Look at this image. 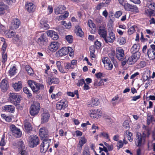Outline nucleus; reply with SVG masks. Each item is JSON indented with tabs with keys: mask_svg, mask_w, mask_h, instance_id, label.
Returning a JSON list of instances; mask_svg holds the SVG:
<instances>
[{
	"mask_svg": "<svg viewBox=\"0 0 155 155\" xmlns=\"http://www.w3.org/2000/svg\"><path fill=\"white\" fill-rule=\"evenodd\" d=\"M5 36L8 38H12V41L19 45L22 43V39L20 34L11 31L7 33Z\"/></svg>",
	"mask_w": 155,
	"mask_h": 155,
	"instance_id": "obj_1",
	"label": "nucleus"
},
{
	"mask_svg": "<svg viewBox=\"0 0 155 155\" xmlns=\"http://www.w3.org/2000/svg\"><path fill=\"white\" fill-rule=\"evenodd\" d=\"M68 54H69L70 56H73L74 51L73 49L70 47H64L57 51L56 53V57H59L65 56Z\"/></svg>",
	"mask_w": 155,
	"mask_h": 155,
	"instance_id": "obj_2",
	"label": "nucleus"
},
{
	"mask_svg": "<svg viewBox=\"0 0 155 155\" xmlns=\"http://www.w3.org/2000/svg\"><path fill=\"white\" fill-rule=\"evenodd\" d=\"M27 83L29 86L31 87L34 92H37L39 90L44 89V85L42 84L38 83L33 80H29Z\"/></svg>",
	"mask_w": 155,
	"mask_h": 155,
	"instance_id": "obj_3",
	"label": "nucleus"
},
{
	"mask_svg": "<svg viewBox=\"0 0 155 155\" xmlns=\"http://www.w3.org/2000/svg\"><path fill=\"white\" fill-rule=\"evenodd\" d=\"M140 58V54H134L132 56L125 59L122 62V64L125 65L127 63L129 65H131L134 64Z\"/></svg>",
	"mask_w": 155,
	"mask_h": 155,
	"instance_id": "obj_4",
	"label": "nucleus"
},
{
	"mask_svg": "<svg viewBox=\"0 0 155 155\" xmlns=\"http://www.w3.org/2000/svg\"><path fill=\"white\" fill-rule=\"evenodd\" d=\"M51 139L49 138L43 139L41 145L40 151L41 153H45L48 150L51 143Z\"/></svg>",
	"mask_w": 155,
	"mask_h": 155,
	"instance_id": "obj_5",
	"label": "nucleus"
},
{
	"mask_svg": "<svg viewBox=\"0 0 155 155\" xmlns=\"http://www.w3.org/2000/svg\"><path fill=\"white\" fill-rule=\"evenodd\" d=\"M40 109V104L38 102L34 103L30 107V114L32 116L37 114L39 112Z\"/></svg>",
	"mask_w": 155,
	"mask_h": 155,
	"instance_id": "obj_6",
	"label": "nucleus"
},
{
	"mask_svg": "<svg viewBox=\"0 0 155 155\" xmlns=\"http://www.w3.org/2000/svg\"><path fill=\"white\" fill-rule=\"evenodd\" d=\"M36 34L40 35V37L37 39V42L39 44L41 45H45L48 41L47 38L45 34L44 33H41L39 31H37Z\"/></svg>",
	"mask_w": 155,
	"mask_h": 155,
	"instance_id": "obj_7",
	"label": "nucleus"
},
{
	"mask_svg": "<svg viewBox=\"0 0 155 155\" xmlns=\"http://www.w3.org/2000/svg\"><path fill=\"white\" fill-rule=\"evenodd\" d=\"M29 146L31 147H34L39 143V139L36 135L31 136L28 141Z\"/></svg>",
	"mask_w": 155,
	"mask_h": 155,
	"instance_id": "obj_8",
	"label": "nucleus"
},
{
	"mask_svg": "<svg viewBox=\"0 0 155 155\" xmlns=\"http://www.w3.org/2000/svg\"><path fill=\"white\" fill-rule=\"evenodd\" d=\"M9 97L11 101L13 104L20 103L21 98V96L16 93H10Z\"/></svg>",
	"mask_w": 155,
	"mask_h": 155,
	"instance_id": "obj_9",
	"label": "nucleus"
},
{
	"mask_svg": "<svg viewBox=\"0 0 155 155\" xmlns=\"http://www.w3.org/2000/svg\"><path fill=\"white\" fill-rule=\"evenodd\" d=\"M10 129L12 134L16 137H19L21 135V132L20 129L16 127L13 124L10 126Z\"/></svg>",
	"mask_w": 155,
	"mask_h": 155,
	"instance_id": "obj_10",
	"label": "nucleus"
},
{
	"mask_svg": "<svg viewBox=\"0 0 155 155\" xmlns=\"http://www.w3.org/2000/svg\"><path fill=\"white\" fill-rule=\"evenodd\" d=\"M150 47L151 49H148L147 54L150 60L154 59L155 58V45L154 44L151 45Z\"/></svg>",
	"mask_w": 155,
	"mask_h": 155,
	"instance_id": "obj_11",
	"label": "nucleus"
},
{
	"mask_svg": "<svg viewBox=\"0 0 155 155\" xmlns=\"http://www.w3.org/2000/svg\"><path fill=\"white\" fill-rule=\"evenodd\" d=\"M60 47L59 43L57 41H53L48 46V48L53 52L56 51Z\"/></svg>",
	"mask_w": 155,
	"mask_h": 155,
	"instance_id": "obj_12",
	"label": "nucleus"
},
{
	"mask_svg": "<svg viewBox=\"0 0 155 155\" xmlns=\"http://www.w3.org/2000/svg\"><path fill=\"white\" fill-rule=\"evenodd\" d=\"M50 117V115L48 111L47 110H44L41 115V123L43 124L48 122Z\"/></svg>",
	"mask_w": 155,
	"mask_h": 155,
	"instance_id": "obj_13",
	"label": "nucleus"
},
{
	"mask_svg": "<svg viewBox=\"0 0 155 155\" xmlns=\"http://www.w3.org/2000/svg\"><path fill=\"white\" fill-rule=\"evenodd\" d=\"M124 55L123 49L120 47H118L116 49V56L118 60H121L124 58Z\"/></svg>",
	"mask_w": 155,
	"mask_h": 155,
	"instance_id": "obj_14",
	"label": "nucleus"
},
{
	"mask_svg": "<svg viewBox=\"0 0 155 155\" xmlns=\"http://www.w3.org/2000/svg\"><path fill=\"white\" fill-rule=\"evenodd\" d=\"M67 102L65 100H61L57 102L56 104V108L58 110H64L67 107Z\"/></svg>",
	"mask_w": 155,
	"mask_h": 155,
	"instance_id": "obj_15",
	"label": "nucleus"
},
{
	"mask_svg": "<svg viewBox=\"0 0 155 155\" xmlns=\"http://www.w3.org/2000/svg\"><path fill=\"white\" fill-rule=\"evenodd\" d=\"M98 34L100 37L105 39L107 36V33L106 28L104 25L101 26L99 27L98 30Z\"/></svg>",
	"mask_w": 155,
	"mask_h": 155,
	"instance_id": "obj_16",
	"label": "nucleus"
},
{
	"mask_svg": "<svg viewBox=\"0 0 155 155\" xmlns=\"http://www.w3.org/2000/svg\"><path fill=\"white\" fill-rule=\"evenodd\" d=\"M48 129L45 127H42L39 129V134L41 137L44 139L47 138L48 136Z\"/></svg>",
	"mask_w": 155,
	"mask_h": 155,
	"instance_id": "obj_17",
	"label": "nucleus"
},
{
	"mask_svg": "<svg viewBox=\"0 0 155 155\" xmlns=\"http://www.w3.org/2000/svg\"><path fill=\"white\" fill-rule=\"evenodd\" d=\"M20 24V21L17 18L13 19L12 21L10 28L12 30L16 29L18 28Z\"/></svg>",
	"mask_w": 155,
	"mask_h": 155,
	"instance_id": "obj_18",
	"label": "nucleus"
},
{
	"mask_svg": "<svg viewBox=\"0 0 155 155\" xmlns=\"http://www.w3.org/2000/svg\"><path fill=\"white\" fill-rule=\"evenodd\" d=\"M109 36H106L104 41L107 43H112L115 39V36L114 33L111 31L109 33Z\"/></svg>",
	"mask_w": 155,
	"mask_h": 155,
	"instance_id": "obj_19",
	"label": "nucleus"
},
{
	"mask_svg": "<svg viewBox=\"0 0 155 155\" xmlns=\"http://www.w3.org/2000/svg\"><path fill=\"white\" fill-rule=\"evenodd\" d=\"M47 35L54 40H57L58 38L57 33L53 30H48L47 31Z\"/></svg>",
	"mask_w": 155,
	"mask_h": 155,
	"instance_id": "obj_20",
	"label": "nucleus"
},
{
	"mask_svg": "<svg viewBox=\"0 0 155 155\" xmlns=\"http://www.w3.org/2000/svg\"><path fill=\"white\" fill-rule=\"evenodd\" d=\"M65 7L63 5H59L54 8V12L56 15L61 14L65 10Z\"/></svg>",
	"mask_w": 155,
	"mask_h": 155,
	"instance_id": "obj_21",
	"label": "nucleus"
},
{
	"mask_svg": "<svg viewBox=\"0 0 155 155\" xmlns=\"http://www.w3.org/2000/svg\"><path fill=\"white\" fill-rule=\"evenodd\" d=\"M47 83L49 85L51 84H58L59 83V79L55 77L51 78L50 77H48L46 80Z\"/></svg>",
	"mask_w": 155,
	"mask_h": 155,
	"instance_id": "obj_22",
	"label": "nucleus"
},
{
	"mask_svg": "<svg viewBox=\"0 0 155 155\" xmlns=\"http://www.w3.org/2000/svg\"><path fill=\"white\" fill-rule=\"evenodd\" d=\"M137 138L138 140L137 144V145L138 147H140L145 143V137H141L137 134Z\"/></svg>",
	"mask_w": 155,
	"mask_h": 155,
	"instance_id": "obj_23",
	"label": "nucleus"
},
{
	"mask_svg": "<svg viewBox=\"0 0 155 155\" xmlns=\"http://www.w3.org/2000/svg\"><path fill=\"white\" fill-rule=\"evenodd\" d=\"M5 111L13 113L15 111V107L12 105H5L2 107Z\"/></svg>",
	"mask_w": 155,
	"mask_h": 155,
	"instance_id": "obj_24",
	"label": "nucleus"
},
{
	"mask_svg": "<svg viewBox=\"0 0 155 155\" xmlns=\"http://www.w3.org/2000/svg\"><path fill=\"white\" fill-rule=\"evenodd\" d=\"M12 86L14 90L16 91H20L22 88V87L21 82L20 81H18L17 82L13 84Z\"/></svg>",
	"mask_w": 155,
	"mask_h": 155,
	"instance_id": "obj_25",
	"label": "nucleus"
},
{
	"mask_svg": "<svg viewBox=\"0 0 155 155\" xmlns=\"http://www.w3.org/2000/svg\"><path fill=\"white\" fill-rule=\"evenodd\" d=\"M25 7L27 10L30 12L34 11L35 8V6L32 3H28L26 4Z\"/></svg>",
	"mask_w": 155,
	"mask_h": 155,
	"instance_id": "obj_26",
	"label": "nucleus"
},
{
	"mask_svg": "<svg viewBox=\"0 0 155 155\" xmlns=\"http://www.w3.org/2000/svg\"><path fill=\"white\" fill-rule=\"evenodd\" d=\"M1 88L3 91H6L8 87L7 84V81L5 79L3 80L1 84Z\"/></svg>",
	"mask_w": 155,
	"mask_h": 155,
	"instance_id": "obj_27",
	"label": "nucleus"
},
{
	"mask_svg": "<svg viewBox=\"0 0 155 155\" xmlns=\"http://www.w3.org/2000/svg\"><path fill=\"white\" fill-rule=\"evenodd\" d=\"M62 63V62L60 61H57L56 63V66L58 69L61 73L64 74L66 73V72L64 70L63 67L61 66Z\"/></svg>",
	"mask_w": 155,
	"mask_h": 155,
	"instance_id": "obj_28",
	"label": "nucleus"
},
{
	"mask_svg": "<svg viewBox=\"0 0 155 155\" xmlns=\"http://www.w3.org/2000/svg\"><path fill=\"white\" fill-rule=\"evenodd\" d=\"M75 31L77 35L78 36L81 37L84 35L83 32L80 27L79 25H77L75 27Z\"/></svg>",
	"mask_w": 155,
	"mask_h": 155,
	"instance_id": "obj_29",
	"label": "nucleus"
},
{
	"mask_svg": "<svg viewBox=\"0 0 155 155\" xmlns=\"http://www.w3.org/2000/svg\"><path fill=\"white\" fill-rule=\"evenodd\" d=\"M99 104V101L97 98H93L91 100V104H88V107H92L94 106H97Z\"/></svg>",
	"mask_w": 155,
	"mask_h": 155,
	"instance_id": "obj_30",
	"label": "nucleus"
},
{
	"mask_svg": "<svg viewBox=\"0 0 155 155\" xmlns=\"http://www.w3.org/2000/svg\"><path fill=\"white\" fill-rule=\"evenodd\" d=\"M8 8V7L5 4L2 3H0V14H3L5 10Z\"/></svg>",
	"mask_w": 155,
	"mask_h": 155,
	"instance_id": "obj_31",
	"label": "nucleus"
},
{
	"mask_svg": "<svg viewBox=\"0 0 155 155\" xmlns=\"http://www.w3.org/2000/svg\"><path fill=\"white\" fill-rule=\"evenodd\" d=\"M139 46L137 44H134L131 48L130 51L133 54H138L139 53L137 52L139 51Z\"/></svg>",
	"mask_w": 155,
	"mask_h": 155,
	"instance_id": "obj_32",
	"label": "nucleus"
},
{
	"mask_svg": "<svg viewBox=\"0 0 155 155\" xmlns=\"http://www.w3.org/2000/svg\"><path fill=\"white\" fill-rule=\"evenodd\" d=\"M40 27L41 28H44L46 29L49 28V25L46 21L42 19L40 21Z\"/></svg>",
	"mask_w": 155,
	"mask_h": 155,
	"instance_id": "obj_33",
	"label": "nucleus"
},
{
	"mask_svg": "<svg viewBox=\"0 0 155 155\" xmlns=\"http://www.w3.org/2000/svg\"><path fill=\"white\" fill-rule=\"evenodd\" d=\"M62 94V93L60 92H58L56 94H52L51 95V97L52 99L58 101L61 98Z\"/></svg>",
	"mask_w": 155,
	"mask_h": 155,
	"instance_id": "obj_34",
	"label": "nucleus"
},
{
	"mask_svg": "<svg viewBox=\"0 0 155 155\" xmlns=\"http://www.w3.org/2000/svg\"><path fill=\"white\" fill-rule=\"evenodd\" d=\"M24 126L25 130L27 131H31L32 129L31 124L27 120H25Z\"/></svg>",
	"mask_w": 155,
	"mask_h": 155,
	"instance_id": "obj_35",
	"label": "nucleus"
},
{
	"mask_svg": "<svg viewBox=\"0 0 155 155\" xmlns=\"http://www.w3.org/2000/svg\"><path fill=\"white\" fill-rule=\"evenodd\" d=\"M68 12H66L64 15L57 16L56 18L58 20H64L67 18L68 16Z\"/></svg>",
	"mask_w": 155,
	"mask_h": 155,
	"instance_id": "obj_36",
	"label": "nucleus"
},
{
	"mask_svg": "<svg viewBox=\"0 0 155 155\" xmlns=\"http://www.w3.org/2000/svg\"><path fill=\"white\" fill-rule=\"evenodd\" d=\"M124 136H127L128 140L130 142H131L133 140V138H132V134L131 132H130L129 131L127 130L125 132V133L124 134Z\"/></svg>",
	"mask_w": 155,
	"mask_h": 155,
	"instance_id": "obj_37",
	"label": "nucleus"
},
{
	"mask_svg": "<svg viewBox=\"0 0 155 155\" xmlns=\"http://www.w3.org/2000/svg\"><path fill=\"white\" fill-rule=\"evenodd\" d=\"M25 69L29 75L32 76L33 75L34 71L32 69L29 65H26L25 67Z\"/></svg>",
	"mask_w": 155,
	"mask_h": 155,
	"instance_id": "obj_38",
	"label": "nucleus"
},
{
	"mask_svg": "<svg viewBox=\"0 0 155 155\" xmlns=\"http://www.w3.org/2000/svg\"><path fill=\"white\" fill-rule=\"evenodd\" d=\"M117 41L120 45H123L126 43V40L124 37H120L118 38Z\"/></svg>",
	"mask_w": 155,
	"mask_h": 155,
	"instance_id": "obj_39",
	"label": "nucleus"
},
{
	"mask_svg": "<svg viewBox=\"0 0 155 155\" xmlns=\"http://www.w3.org/2000/svg\"><path fill=\"white\" fill-rule=\"evenodd\" d=\"M90 112V114L91 117L93 118H97V110H91Z\"/></svg>",
	"mask_w": 155,
	"mask_h": 155,
	"instance_id": "obj_40",
	"label": "nucleus"
},
{
	"mask_svg": "<svg viewBox=\"0 0 155 155\" xmlns=\"http://www.w3.org/2000/svg\"><path fill=\"white\" fill-rule=\"evenodd\" d=\"M16 69L15 66H13L12 68H11L9 71V75L12 76L16 74Z\"/></svg>",
	"mask_w": 155,
	"mask_h": 155,
	"instance_id": "obj_41",
	"label": "nucleus"
},
{
	"mask_svg": "<svg viewBox=\"0 0 155 155\" xmlns=\"http://www.w3.org/2000/svg\"><path fill=\"white\" fill-rule=\"evenodd\" d=\"M125 9L128 11H131L133 5H130L128 3H124V5Z\"/></svg>",
	"mask_w": 155,
	"mask_h": 155,
	"instance_id": "obj_42",
	"label": "nucleus"
},
{
	"mask_svg": "<svg viewBox=\"0 0 155 155\" xmlns=\"http://www.w3.org/2000/svg\"><path fill=\"white\" fill-rule=\"evenodd\" d=\"M136 28V26L135 25L130 27L128 30V34L129 35H131L133 34L135 31V29Z\"/></svg>",
	"mask_w": 155,
	"mask_h": 155,
	"instance_id": "obj_43",
	"label": "nucleus"
},
{
	"mask_svg": "<svg viewBox=\"0 0 155 155\" xmlns=\"http://www.w3.org/2000/svg\"><path fill=\"white\" fill-rule=\"evenodd\" d=\"M65 38L68 43L71 44L73 42V38L71 35H68L66 36Z\"/></svg>",
	"mask_w": 155,
	"mask_h": 155,
	"instance_id": "obj_44",
	"label": "nucleus"
},
{
	"mask_svg": "<svg viewBox=\"0 0 155 155\" xmlns=\"http://www.w3.org/2000/svg\"><path fill=\"white\" fill-rule=\"evenodd\" d=\"M88 25L89 27L94 29V31L95 32V30H96L95 25L92 21L91 20H89L88 21Z\"/></svg>",
	"mask_w": 155,
	"mask_h": 155,
	"instance_id": "obj_45",
	"label": "nucleus"
},
{
	"mask_svg": "<svg viewBox=\"0 0 155 155\" xmlns=\"http://www.w3.org/2000/svg\"><path fill=\"white\" fill-rule=\"evenodd\" d=\"M147 5L149 8L155 10V3L148 1H147Z\"/></svg>",
	"mask_w": 155,
	"mask_h": 155,
	"instance_id": "obj_46",
	"label": "nucleus"
},
{
	"mask_svg": "<svg viewBox=\"0 0 155 155\" xmlns=\"http://www.w3.org/2000/svg\"><path fill=\"white\" fill-rule=\"evenodd\" d=\"M61 23L62 25H63L67 29H70L71 28V23L70 22H68V23L65 22L64 21H62Z\"/></svg>",
	"mask_w": 155,
	"mask_h": 155,
	"instance_id": "obj_47",
	"label": "nucleus"
},
{
	"mask_svg": "<svg viewBox=\"0 0 155 155\" xmlns=\"http://www.w3.org/2000/svg\"><path fill=\"white\" fill-rule=\"evenodd\" d=\"M104 66L105 68L108 70H111L113 67V65L111 61L108 63L106 64Z\"/></svg>",
	"mask_w": 155,
	"mask_h": 155,
	"instance_id": "obj_48",
	"label": "nucleus"
},
{
	"mask_svg": "<svg viewBox=\"0 0 155 155\" xmlns=\"http://www.w3.org/2000/svg\"><path fill=\"white\" fill-rule=\"evenodd\" d=\"M87 142V139L85 138L84 137H81L79 141L78 144L83 145L85 143Z\"/></svg>",
	"mask_w": 155,
	"mask_h": 155,
	"instance_id": "obj_49",
	"label": "nucleus"
},
{
	"mask_svg": "<svg viewBox=\"0 0 155 155\" xmlns=\"http://www.w3.org/2000/svg\"><path fill=\"white\" fill-rule=\"evenodd\" d=\"M99 135L100 137H103L106 139H108L109 138L108 134L106 132H101L99 134Z\"/></svg>",
	"mask_w": 155,
	"mask_h": 155,
	"instance_id": "obj_50",
	"label": "nucleus"
},
{
	"mask_svg": "<svg viewBox=\"0 0 155 155\" xmlns=\"http://www.w3.org/2000/svg\"><path fill=\"white\" fill-rule=\"evenodd\" d=\"M18 149H23L24 147L25 146L24 145L23 143V141L21 140H20L19 141H18Z\"/></svg>",
	"mask_w": 155,
	"mask_h": 155,
	"instance_id": "obj_51",
	"label": "nucleus"
},
{
	"mask_svg": "<svg viewBox=\"0 0 155 155\" xmlns=\"http://www.w3.org/2000/svg\"><path fill=\"white\" fill-rule=\"evenodd\" d=\"M83 155H90L89 149L88 147H86L84 148Z\"/></svg>",
	"mask_w": 155,
	"mask_h": 155,
	"instance_id": "obj_52",
	"label": "nucleus"
},
{
	"mask_svg": "<svg viewBox=\"0 0 155 155\" xmlns=\"http://www.w3.org/2000/svg\"><path fill=\"white\" fill-rule=\"evenodd\" d=\"M65 68L68 69H72L74 68V67L72 66V64L70 63H67L65 64Z\"/></svg>",
	"mask_w": 155,
	"mask_h": 155,
	"instance_id": "obj_53",
	"label": "nucleus"
},
{
	"mask_svg": "<svg viewBox=\"0 0 155 155\" xmlns=\"http://www.w3.org/2000/svg\"><path fill=\"white\" fill-rule=\"evenodd\" d=\"M129 124V121L128 120H125L123 123V127L125 129L129 128L130 127Z\"/></svg>",
	"mask_w": 155,
	"mask_h": 155,
	"instance_id": "obj_54",
	"label": "nucleus"
},
{
	"mask_svg": "<svg viewBox=\"0 0 155 155\" xmlns=\"http://www.w3.org/2000/svg\"><path fill=\"white\" fill-rule=\"evenodd\" d=\"M23 91L25 93L27 94L28 96L31 97L32 96V94L30 92V91L27 87H24L23 89Z\"/></svg>",
	"mask_w": 155,
	"mask_h": 155,
	"instance_id": "obj_55",
	"label": "nucleus"
},
{
	"mask_svg": "<svg viewBox=\"0 0 155 155\" xmlns=\"http://www.w3.org/2000/svg\"><path fill=\"white\" fill-rule=\"evenodd\" d=\"M102 61L104 65L106 64L109 63V62H110V61L108 58L104 57L102 59Z\"/></svg>",
	"mask_w": 155,
	"mask_h": 155,
	"instance_id": "obj_56",
	"label": "nucleus"
},
{
	"mask_svg": "<svg viewBox=\"0 0 155 155\" xmlns=\"http://www.w3.org/2000/svg\"><path fill=\"white\" fill-rule=\"evenodd\" d=\"M5 134H3L1 138V139L0 142V145L1 146H3L5 144Z\"/></svg>",
	"mask_w": 155,
	"mask_h": 155,
	"instance_id": "obj_57",
	"label": "nucleus"
},
{
	"mask_svg": "<svg viewBox=\"0 0 155 155\" xmlns=\"http://www.w3.org/2000/svg\"><path fill=\"white\" fill-rule=\"evenodd\" d=\"M147 11L148 12L149 15L150 16L153 15L154 16L155 15V11L153 10H147L145 11V12L147 14Z\"/></svg>",
	"mask_w": 155,
	"mask_h": 155,
	"instance_id": "obj_58",
	"label": "nucleus"
},
{
	"mask_svg": "<svg viewBox=\"0 0 155 155\" xmlns=\"http://www.w3.org/2000/svg\"><path fill=\"white\" fill-rule=\"evenodd\" d=\"M122 13L121 11H117L115 14L114 16L116 18H118L122 15Z\"/></svg>",
	"mask_w": 155,
	"mask_h": 155,
	"instance_id": "obj_59",
	"label": "nucleus"
},
{
	"mask_svg": "<svg viewBox=\"0 0 155 155\" xmlns=\"http://www.w3.org/2000/svg\"><path fill=\"white\" fill-rule=\"evenodd\" d=\"M48 14H51L53 12V8L52 6L49 5L47 8Z\"/></svg>",
	"mask_w": 155,
	"mask_h": 155,
	"instance_id": "obj_60",
	"label": "nucleus"
},
{
	"mask_svg": "<svg viewBox=\"0 0 155 155\" xmlns=\"http://www.w3.org/2000/svg\"><path fill=\"white\" fill-rule=\"evenodd\" d=\"M153 117L151 115H150L147 116V122L148 124H150L153 120Z\"/></svg>",
	"mask_w": 155,
	"mask_h": 155,
	"instance_id": "obj_61",
	"label": "nucleus"
},
{
	"mask_svg": "<svg viewBox=\"0 0 155 155\" xmlns=\"http://www.w3.org/2000/svg\"><path fill=\"white\" fill-rule=\"evenodd\" d=\"M131 11L136 13H138L139 12L138 8L135 5H133L132 9Z\"/></svg>",
	"mask_w": 155,
	"mask_h": 155,
	"instance_id": "obj_62",
	"label": "nucleus"
},
{
	"mask_svg": "<svg viewBox=\"0 0 155 155\" xmlns=\"http://www.w3.org/2000/svg\"><path fill=\"white\" fill-rule=\"evenodd\" d=\"M85 84L84 81V79H81L79 80L77 83V85L78 86L82 85Z\"/></svg>",
	"mask_w": 155,
	"mask_h": 155,
	"instance_id": "obj_63",
	"label": "nucleus"
},
{
	"mask_svg": "<svg viewBox=\"0 0 155 155\" xmlns=\"http://www.w3.org/2000/svg\"><path fill=\"white\" fill-rule=\"evenodd\" d=\"M7 58V56L6 54H3L2 57V61L5 62L6 61Z\"/></svg>",
	"mask_w": 155,
	"mask_h": 155,
	"instance_id": "obj_64",
	"label": "nucleus"
}]
</instances>
